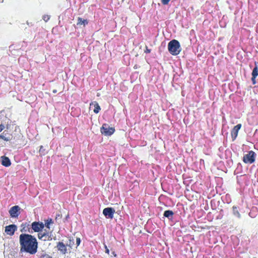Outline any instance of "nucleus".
I'll use <instances>...</instances> for the list:
<instances>
[{"instance_id": "nucleus-31", "label": "nucleus", "mask_w": 258, "mask_h": 258, "mask_svg": "<svg viewBox=\"0 0 258 258\" xmlns=\"http://www.w3.org/2000/svg\"><path fill=\"white\" fill-rule=\"evenodd\" d=\"M71 244H72V242H70V244H69V246H70Z\"/></svg>"}, {"instance_id": "nucleus-8", "label": "nucleus", "mask_w": 258, "mask_h": 258, "mask_svg": "<svg viewBox=\"0 0 258 258\" xmlns=\"http://www.w3.org/2000/svg\"><path fill=\"white\" fill-rule=\"evenodd\" d=\"M20 208L18 206L12 207L9 210V213L12 218H17L20 215Z\"/></svg>"}, {"instance_id": "nucleus-13", "label": "nucleus", "mask_w": 258, "mask_h": 258, "mask_svg": "<svg viewBox=\"0 0 258 258\" xmlns=\"http://www.w3.org/2000/svg\"><path fill=\"white\" fill-rule=\"evenodd\" d=\"M257 76H258V68H257V66H255L253 68V69L252 70V72L251 81H252V84L253 85L255 84V83H256L255 79Z\"/></svg>"}, {"instance_id": "nucleus-5", "label": "nucleus", "mask_w": 258, "mask_h": 258, "mask_svg": "<svg viewBox=\"0 0 258 258\" xmlns=\"http://www.w3.org/2000/svg\"><path fill=\"white\" fill-rule=\"evenodd\" d=\"M9 128V125L8 124L6 125V129L3 133L0 134V139L3 140L5 141L8 142L11 141L12 139V135L9 133L8 129Z\"/></svg>"}, {"instance_id": "nucleus-30", "label": "nucleus", "mask_w": 258, "mask_h": 258, "mask_svg": "<svg viewBox=\"0 0 258 258\" xmlns=\"http://www.w3.org/2000/svg\"><path fill=\"white\" fill-rule=\"evenodd\" d=\"M52 92H53V93H56V92H57V90H56V89H54V90L52 91Z\"/></svg>"}, {"instance_id": "nucleus-1", "label": "nucleus", "mask_w": 258, "mask_h": 258, "mask_svg": "<svg viewBox=\"0 0 258 258\" xmlns=\"http://www.w3.org/2000/svg\"><path fill=\"white\" fill-rule=\"evenodd\" d=\"M20 251L31 255L36 254L38 251V243L34 236L26 233H22L19 236Z\"/></svg>"}, {"instance_id": "nucleus-9", "label": "nucleus", "mask_w": 258, "mask_h": 258, "mask_svg": "<svg viewBox=\"0 0 258 258\" xmlns=\"http://www.w3.org/2000/svg\"><path fill=\"white\" fill-rule=\"evenodd\" d=\"M241 124L239 123L235 125L231 130V135L233 141L235 140V139H236L238 136V132L239 130L241 128Z\"/></svg>"}, {"instance_id": "nucleus-29", "label": "nucleus", "mask_w": 258, "mask_h": 258, "mask_svg": "<svg viewBox=\"0 0 258 258\" xmlns=\"http://www.w3.org/2000/svg\"><path fill=\"white\" fill-rule=\"evenodd\" d=\"M112 254H113L115 257V256H116V255H116V253H115L114 251H113V252H112Z\"/></svg>"}, {"instance_id": "nucleus-14", "label": "nucleus", "mask_w": 258, "mask_h": 258, "mask_svg": "<svg viewBox=\"0 0 258 258\" xmlns=\"http://www.w3.org/2000/svg\"><path fill=\"white\" fill-rule=\"evenodd\" d=\"M90 107L93 106L94 108L93 111L95 113H98L101 110V108L99 104L96 101H94L90 103Z\"/></svg>"}, {"instance_id": "nucleus-26", "label": "nucleus", "mask_w": 258, "mask_h": 258, "mask_svg": "<svg viewBox=\"0 0 258 258\" xmlns=\"http://www.w3.org/2000/svg\"><path fill=\"white\" fill-rule=\"evenodd\" d=\"M80 242H81V239L80 238H77L76 239V244H77V246H79L80 244Z\"/></svg>"}, {"instance_id": "nucleus-27", "label": "nucleus", "mask_w": 258, "mask_h": 258, "mask_svg": "<svg viewBox=\"0 0 258 258\" xmlns=\"http://www.w3.org/2000/svg\"><path fill=\"white\" fill-rule=\"evenodd\" d=\"M27 225V223H25V224H22L21 225V227H23V228L21 230V231H27L25 229V226Z\"/></svg>"}, {"instance_id": "nucleus-28", "label": "nucleus", "mask_w": 258, "mask_h": 258, "mask_svg": "<svg viewBox=\"0 0 258 258\" xmlns=\"http://www.w3.org/2000/svg\"><path fill=\"white\" fill-rule=\"evenodd\" d=\"M104 247H105V252L106 253H107L108 254H109V249L108 248L107 246L106 245H105Z\"/></svg>"}, {"instance_id": "nucleus-4", "label": "nucleus", "mask_w": 258, "mask_h": 258, "mask_svg": "<svg viewBox=\"0 0 258 258\" xmlns=\"http://www.w3.org/2000/svg\"><path fill=\"white\" fill-rule=\"evenodd\" d=\"M101 132L105 136H109L112 135L115 132V129L113 127L108 126L107 124H104L100 129Z\"/></svg>"}, {"instance_id": "nucleus-12", "label": "nucleus", "mask_w": 258, "mask_h": 258, "mask_svg": "<svg viewBox=\"0 0 258 258\" xmlns=\"http://www.w3.org/2000/svg\"><path fill=\"white\" fill-rule=\"evenodd\" d=\"M56 247L59 251L63 254H65L67 251L66 245L62 242H58L57 243Z\"/></svg>"}, {"instance_id": "nucleus-20", "label": "nucleus", "mask_w": 258, "mask_h": 258, "mask_svg": "<svg viewBox=\"0 0 258 258\" xmlns=\"http://www.w3.org/2000/svg\"><path fill=\"white\" fill-rule=\"evenodd\" d=\"M44 151H45V149H44L43 146H40V148H39V153H40V154L44 155Z\"/></svg>"}, {"instance_id": "nucleus-16", "label": "nucleus", "mask_w": 258, "mask_h": 258, "mask_svg": "<svg viewBox=\"0 0 258 258\" xmlns=\"http://www.w3.org/2000/svg\"><path fill=\"white\" fill-rule=\"evenodd\" d=\"M173 215L174 213L171 210H166L164 213V216L168 219H172Z\"/></svg>"}, {"instance_id": "nucleus-10", "label": "nucleus", "mask_w": 258, "mask_h": 258, "mask_svg": "<svg viewBox=\"0 0 258 258\" xmlns=\"http://www.w3.org/2000/svg\"><path fill=\"white\" fill-rule=\"evenodd\" d=\"M17 227L15 224H11L9 226H7L5 227V232L10 236H12L14 234L15 232L17 230Z\"/></svg>"}, {"instance_id": "nucleus-15", "label": "nucleus", "mask_w": 258, "mask_h": 258, "mask_svg": "<svg viewBox=\"0 0 258 258\" xmlns=\"http://www.w3.org/2000/svg\"><path fill=\"white\" fill-rule=\"evenodd\" d=\"M2 164L5 167H9L11 165V162L8 157L3 156L2 157Z\"/></svg>"}, {"instance_id": "nucleus-19", "label": "nucleus", "mask_w": 258, "mask_h": 258, "mask_svg": "<svg viewBox=\"0 0 258 258\" xmlns=\"http://www.w3.org/2000/svg\"><path fill=\"white\" fill-rule=\"evenodd\" d=\"M53 223L52 220L51 219H49L45 221L44 225L48 229L50 228L49 225Z\"/></svg>"}, {"instance_id": "nucleus-17", "label": "nucleus", "mask_w": 258, "mask_h": 258, "mask_svg": "<svg viewBox=\"0 0 258 258\" xmlns=\"http://www.w3.org/2000/svg\"><path fill=\"white\" fill-rule=\"evenodd\" d=\"M78 24L80 25H87L88 24V21L87 20H83L82 18L79 17L78 19Z\"/></svg>"}, {"instance_id": "nucleus-23", "label": "nucleus", "mask_w": 258, "mask_h": 258, "mask_svg": "<svg viewBox=\"0 0 258 258\" xmlns=\"http://www.w3.org/2000/svg\"><path fill=\"white\" fill-rule=\"evenodd\" d=\"M40 258H52L51 256L47 254H43L41 256Z\"/></svg>"}, {"instance_id": "nucleus-6", "label": "nucleus", "mask_w": 258, "mask_h": 258, "mask_svg": "<svg viewBox=\"0 0 258 258\" xmlns=\"http://www.w3.org/2000/svg\"><path fill=\"white\" fill-rule=\"evenodd\" d=\"M38 238L43 241H49L52 239L50 233L45 230L38 233Z\"/></svg>"}, {"instance_id": "nucleus-18", "label": "nucleus", "mask_w": 258, "mask_h": 258, "mask_svg": "<svg viewBox=\"0 0 258 258\" xmlns=\"http://www.w3.org/2000/svg\"><path fill=\"white\" fill-rule=\"evenodd\" d=\"M233 212L234 215L236 216L237 217H240V214L237 210V208L235 206L233 207Z\"/></svg>"}, {"instance_id": "nucleus-2", "label": "nucleus", "mask_w": 258, "mask_h": 258, "mask_svg": "<svg viewBox=\"0 0 258 258\" xmlns=\"http://www.w3.org/2000/svg\"><path fill=\"white\" fill-rule=\"evenodd\" d=\"M169 52L173 55H177L180 52L181 49L179 41L173 39L170 41L168 44Z\"/></svg>"}, {"instance_id": "nucleus-24", "label": "nucleus", "mask_w": 258, "mask_h": 258, "mask_svg": "<svg viewBox=\"0 0 258 258\" xmlns=\"http://www.w3.org/2000/svg\"><path fill=\"white\" fill-rule=\"evenodd\" d=\"M170 0H161L162 3L164 5H167Z\"/></svg>"}, {"instance_id": "nucleus-21", "label": "nucleus", "mask_w": 258, "mask_h": 258, "mask_svg": "<svg viewBox=\"0 0 258 258\" xmlns=\"http://www.w3.org/2000/svg\"><path fill=\"white\" fill-rule=\"evenodd\" d=\"M50 19V16L47 15H45L43 16V20L45 22H47L48 21V20Z\"/></svg>"}, {"instance_id": "nucleus-3", "label": "nucleus", "mask_w": 258, "mask_h": 258, "mask_svg": "<svg viewBox=\"0 0 258 258\" xmlns=\"http://www.w3.org/2000/svg\"><path fill=\"white\" fill-rule=\"evenodd\" d=\"M255 154L253 151H250L243 157V161L246 164H252L255 161Z\"/></svg>"}, {"instance_id": "nucleus-22", "label": "nucleus", "mask_w": 258, "mask_h": 258, "mask_svg": "<svg viewBox=\"0 0 258 258\" xmlns=\"http://www.w3.org/2000/svg\"><path fill=\"white\" fill-rule=\"evenodd\" d=\"M6 128V126L4 124H0V133Z\"/></svg>"}, {"instance_id": "nucleus-25", "label": "nucleus", "mask_w": 258, "mask_h": 258, "mask_svg": "<svg viewBox=\"0 0 258 258\" xmlns=\"http://www.w3.org/2000/svg\"><path fill=\"white\" fill-rule=\"evenodd\" d=\"M151 50L149 49L147 46H146V50H145V53H149L151 52Z\"/></svg>"}, {"instance_id": "nucleus-11", "label": "nucleus", "mask_w": 258, "mask_h": 258, "mask_svg": "<svg viewBox=\"0 0 258 258\" xmlns=\"http://www.w3.org/2000/svg\"><path fill=\"white\" fill-rule=\"evenodd\" d=\"M114 213L115 210L112 208H106L103 211L104 215L106 217L108 216L110 219L113 218Z\"/></svg>"}, {"instance_id": "nucleus-7", "label": "nucleus", "mask_w": 258, "mask_h": 258, "mask_svg": "<svg viewBox=\"0 0 258 258\" xmlns=\"http://www.w3.org/2000/svg\"><path fill=\"white\" fill-rule=\"evenodd\" d=\"M44 227V224L42 222H34L31 224V228L35 232H40Z\"/></svg>"}]
</instances>
